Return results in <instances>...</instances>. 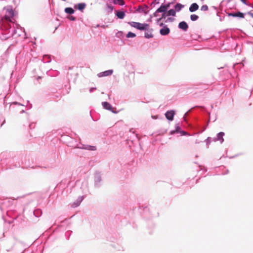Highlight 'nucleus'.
Segmentation results:
<instances>
[{
  "label": "nucleus",
  "instance_id": "18",
  "mask_svg": "<svg viewBox=\"0 0 253 253\" xmlns=\"http://www.w3.org/2000/svg\"><path fill=\"white\" fill-rule=\"evenodd\" d=\"M128 24L132 27L135 28L137 29L138 22H128Z\"/></svg>",
  "mask_w": 253,
  "mask_h": 253
},
{
  "label": "nucleus",
  "instance_id": "20",
  "mask_svg": "<svg viewBox=\"0 0 253 253\" xmlns=\"http://www.w3.org/2000/svg\"><path fill=\"white\" fill-rule=\"evenodd\" d=\"M162 13L163 14H162L161 17L157 20L158 22H159L162 19H165L167 17L169 16L167 11Z\"/></svg>",
  "mask_w": 253,
  "mask_h": 253
},
{
  "label": "nucleus",
  "instance_id": "12",
  "mask_svg": "<svg viewBox=\"0 0 253 253\" xmlns=\"http://www.w3.org/2000/svg\"><path fill=\"white\" fill-rule=\"evenodd\" d=\"M167 10L165 5H162L158 9H157V12H166Z\"/></svg>",
  "mask_w": 253,
  "mask_h": 253
},
{
  "label": "nucleus",
  "instance_id": "17",
  "mask_svg": "<svg viewBox=\"0 0 253 253\" xmlns=\"http://www.w3.org/2000/svg\"><path fill=\"white\" fill-rule=\"evenodd\" d=\"M138 11L140 12H143L145 14L148 13L147 8L146 7H139L138 9Z\"/></svg>",
  "mask_w": 253,
  "mask_h": 253
},
{
  "label": "nucleus",
  "instance_id": "30",
  "mask_svg": "<svg viewBox=\"0 0 253 253\" xmlns=\"http://www.w3.org/2000/svg\"><path fill=\"white\" fill-rule=\"evenodd\" d=\"M158 13V12H157V10H156V12L154 13V16L155 17H157V15H157V13Z\"/></svg>",
  "mask_w": 253,
  "mask_h": 253
},
{
  "label": "nucleus",
  "instance_id": "1",
  "mask_svg": "<svg viewBox=\"0 0 253 253\" xmlns=\"http://www.w3.org/2000/svg\"><path fill=\"white\" fill-rule=\"evenodd\" d=\"M144 30L145 31L144 33V37L145 38L150 39L153 38V29L152 28H150V27H148L147 29H145Z\"/></svg>",
  "mask_w": 253,
  "mask_h": 253
},
{
  "label": "nucleus",
  "instance_id": "10",
  "mask_svg": "<svg viewBox=\"0 0 253 253\" xmlns=\"http://www.w3.org/2000/svg\"><path fill=\"white\" fill-rule=\"evenodd\" d=\"M102 105L104 107V108H105L106 109L111 110L112 109L111 105L109 103H108L107 102H103Z\"/></svg>",
  "mask_w": 253,
  "mask_h": 253
},
{
  "label": "nucleus",
  "instance_id": "15",
  "mask_svg": "<svg viewBox=\"0 0 253 253\" xmlns=\"http://www.w3.org/2000/svg\"><path fill=\"white\" fill-rule=\"evenodd\" d=\"M168 14L169 16H175V15H176V11H175L174 9H171L170 10H169L168 12Z\"/></svg>",
  "mask_w": 253,
  "mask_h": 253
},
{
  "label": "nucleus",
  "instance_id": "5",
  "mask_svg": "<svg viewBox=\"0 0 253 253\" xmlns=\"http://www.w3.org/2000/svg\"><path fill=\"white\" fill-rule=\"evenodd\" d=\"M113 73V70H107L103 72H101L98 74V76L99 77H102L105 76H110Z\"/></svg>",
  "mask_w": 253,
  "mask_h": 253
},
{
  "label": "nucleus",
  "instance_id": "8",
  "mask_svg": "<svg viewBox=\"0 0 253 253\" xmlns=\"http://www.w3.org/2000/svg\"><path fill=\"white\" fill-rule=\"evenodd\" d=\"M199 5L196 3H192L189 7V11L191 12H194L198 10Z\"/></svg>",
  "mask_w": 253,
  "mask_h": 253
},
{
  "label": "nucleus",
  "instance_id": "9",
  "mask_svg": "<svg viewBox=\"0 0 253 253\" xmlns=\"http://www.w3.org/2000/svg\"><path fill=\"white\" fill-rule=\"evenodd\" d=\"M184 7V5H183L181 3H177L174 6V10L175 11L179 12Z\"/></svg>",
  "mask_w": 253,
  "mask_h": 253
},
{
  "label": "nucleus",
  "instance_id": "33",
  "mask_svg": "<svg viewBox=\"0 0 253 253\" xmlns=\"http://www.w3.org/2000/svg\"><path fill=\"white\" fill-rule=\"evenodd\" d=\"M179 128H180V127H179L178 126H177V127H176V130H175V131H178V129H179Z\"/></svg>",
  "mask_w": 253,
  "mask_h": 253
},
{
  "label": "nucleus",
  "instance_id": "22",
  "mask_svg": "<svg viewBox=\"0 0 253 253\" xmlns=\"http://www.w3.org/2000/svg\"><path fill=\"white\" fill-rule=\"evenodd\" d=\"M135 37H136V35L134 33H133L131 32H129L126 35V37L128 38H134Z\"/></svg>",
  "mask_w": 253,
  "mask_h": 253
},
{
  "label": "nucleus",
  "instance_id": "21",
  "mask_svg": "<svg viewBox=\"0 0 253 253\" xmlns=\"http://www.w3.org/2000/svg\"><path fill=\"white\" fill-rule=\"evenodd\" d=\"M199 17L196 14H192L190 16V19L192 21H196L198 19Z\"/></svg>",
  "mask_w": 253,
  "mask_h": 253
},
{
  "label": "nucleus",
  "instance_id": "13",
  "mask_svg": "<svg viewBox=\"0 0 253 253\" xmlns=\"http://www.w3.org/2000/svg\"><path fill=\"white\" fill-rule=\"evenodd\" d=\"M224 135V133L223 132H219L217 134V138L216 140H219L221 142H222L223 141V136Z\"/></svg>",
  "mask_w": 253,
  "mask_h": 253
},
{
  "label": "nucleus",
  "instance_id": "23",
  "mask_svg": "<svg viewBox=\"0 0 253 253\" xmlns=\"http://www.w3.org/2000/svg\"><path fill=\"white\" fill-rule=\"evenodd\" d=\"M3 19H4L7 21L12 22L11 18L10 17H9V15H6V14L3 17V18H2V20Z\"/></svg>",
  "mask_w": 253,
  "mask_h": 253
},
{
  "label": "nucleus",
  "instance_id": "26",
  "mask_svg": "<svg viewBox=\"0 0 253 253\" xmlns=\"http://www.w3.org/2000/svg\"><path fill=\"white\" fill-rule=\"evenodd\" d=\"M68 18L71 20V21H74L75 20L76 18L75 17L73 16H70L68 17Z\"/></svg>",
  "mask_w": 253,
  "mask_h": 253
},
{
  "label": "nucleus",
  "instance_id": "32",
  "mask_svg": "<svg viewBox=\"0 0 253 253\" xmlns=\"http://www.w3.org/2000/svg\"><path fill=\"white\" fill-rule=\"evenodd\" d=\"M108 8H109L110 9L112 10L113 9V7L112 6H110V5H108Z\"/></svg>",
  "mask_w": 253,
  "mask_h": 253
},
{
  "label": "nucleus",
  "instance_id": "19",
  "mask_svg": "<svg viewBox=\"0 0 253 253\" xmlns=\"http://www.w3.org/2000/svg\"><path fill=\"white\" fill-rule=\"evenodd\" d=\"M85 4L84 3H79L77 5V7H78V9H79L80 10H83L85 8Z\"/></svg>",
  "mask_w": 253,
  "mask_h": 253
},
{
  "label": "nucleus",
  "instance_id": "28",
  "mask_svg": "<svg viewBox=\"0 0 253 253\" xmlns=\"http://www.w3.org/2000/svg\"><path fill=\"white\" fill-rule=\"evenodd\" d=\"M248 14H249L253 18V13L251 12H248Z\"/></svg>",
  "mask_w": 253,
  "mask_h": 253
},
{
  "label": "nucleus",
  "instance_id": "35",
  "mask_svg": "<svg viewBox=\"0 0 253 253\" xmlns=\"http://www.w3.org/2000/svg\"><path fill=\"white\" fill-rule=\"evenodd\" d=\"M163 25H164V23H161L160 24V26H163Z\"/></svg>",
  "mask_w": 253,
  "mask_h": 253
},
{
  "label": "nucleus",
  "instance_id": "14",
  "mask_svg": "<svg viewBox=\"0 0 253 253\" xmlns=\"http://www.w3.org/2000/svg\"><path fill=\"white\" fill-rule=\"evenodd\" d=\"M6 14L9 15L12 18L14 16V12L12 9H8L6 10Z\"/></svg>",
  "mask_w": 253,
  "mask_h": 253
},
{
  "label": "nucleus",
  "instance_id": "29",
  "mask_svg": "<svg viewBox=\"0 0 253 253\" xmlns=\"http://www.w3.org/2000/svg\"><path fill=\"white\" fill-rule=\"evenodd\" d=\"M91 147L90 150H95L96 149L95 147L94 146H90Z\"/></svg>",
  "mask_w": 253,
  "mask_h": 253
},
{
  "label": "nucleus",
  "instance_id": "2",
  "mask_svg": "<svg viewBox=\"0 0 253 253\" xmlns=\"http://www.w3.org/2000/svg\"><path fill=\"white\" fill-rule=\"evenodd\" d=\"M175 114V112L173 110L168 111L166 114L165 116L166 118L169 120L172 121L173 119V117Z\"/></svg>",
  "mask_w": 253,
  "mask_h": 253
},
{
  "label": "nucleus",
  "instance_id": "11",
  "mask_svg": "<svg viewBox=\"0 0 253 253\" xmlns=\"http://www.w3.org/2000/svg\"><path fill=\"white\" fill-rule=\"evenodd\" d=\"M116 15L119 18L123 19L125 16V13L123 11H117Z\"/></svg>",
  "mask_w": 253,
  "mask_h": 253
},
{
  "label": "nucleus",
  "instance_id": "27",
  "mask_svg": "<svg viewBox=\"0 0 253 253\" xmlns=\"http://www.w3.org/2000/svg\"><path fill=\"white\" fill-rule=\"evenodd\" d=\"M165 5V7H166V9L167 10L169 8V7L170 4L168 3Z\"/></svg>",
  "mask_w": 253,
  "mask_h": 253
},
{
  "label": "nucleus",
  "instance_id": "3",
  "mask_svg": "<svg viewBox=\"0 0 253 253\" xmlns=\"http://www.w3.org/2000/svg\"><path fill=\"white\" fill-rule=\"evenodd\" d=\"M169 33H170V29L167 26H164L160 30V33L162 36L168 35Z\"/></svg>",
  "mask_w": 253,
  "mask_h": 253
},
{
  "label": "nucleus",
  "instance_id": "7",
  "mask_svg": "<svg viewBox=\"0 0 253 253\" xmlns=\"http://www.w3.org/2000/svg\"><path fill=\"white\" fill-rule=\"evenodd\" d=\"M228 15L232 17H238L240 18H244V14L241 12H237L236 13H230L228 14Z\"/></svg>",
  "mask_w": 253,
  "mask_h": 253
},
{
  "label": "nucleus",
  "instance_id": "31",
  "mask_svg": "<svg viewBox=\"0 0 253 253\" xmlns=\"http://www.w3.org/2000/svg\"><path fill=\"white\" fill-rule=\"evenodd\" d=\"M175 130H172L171 131H170V134H173L175 133Z\"/></svg>",
  "mask_w": 253,
  "mask_h": 253
},
{
  "label": "nucleus",
  "instance_id": "4",
  "mask_svg": "<svg viewBox=\"0 0 253 253\" xmlns=\"http://www.w3.org/2000/svg\"><path fill=\"white\" fill-rule=\"evenodd\" d=\"M178 28L184 31H186L188 28V25L185 21H182L179 23Z\"/></svg>",
  "mask_w": 253,
  "mask_h": 253
},
{
  "label": "nucleus",
  "instance_id": "24",
  "mask_svg": "<svg viewBox=\"0 0 253 253\" xmlns=\"http://www.w3.org/2000/svg\"><path fill=\"white\" fill-rule=\"evenodd\" d=\"M208 6L207 5H204L201 6V10L202 11H207L208 10Z\"/></svg>",
  "mask_w": 253,
  "mask_h": 253
},
{
  "label": "nucleus",
  "instance_id": "6",
  "mask_svg": "<svg viewBox=\"0 0 253 253\" xmlns=\"http://www.w3.org/2000/svg\"><path fill=\"white\" fill-rule=\"evenodd\" d=\"M137 29L139 30H144L147 29L148 27H150L149 24L147 23H140L138 22Z\"/></svg>",
  "mask_w": 253,
  "mask_h": 253
},
{
  "label": "nucleus",
  "instance_id": "16",
  "mask_svg": "<svg viewBox=\"0 0 253 253\" xmlns=\"http://www.w3.org/2000/svg\"><path fill=\"white\" fill-rule=\"evenodd\" d=\"M65 11L68 14H73L74 12V10L71 7H67L65 9Z\"/></svg>",
  "mask_w": 253,
  "mask_h": 253
},
{
  "label": "nucleus",
  "instance_id": "25",
  "mask_svg": "<svg viewBox=\"0 0 253 253\" xmlns=\"http://www.w3.org/2000/svg\"><path fill=\"white\" fill-rule=\"evenodd\" d=\"M118 2V4L120 5H123L125 4V1L124 0H117Z\"/></svg>",
  "mask_w": 253,
  "mask_h": 253
},
{
  "label": "nucleus",
  "instance_id": "34",
  "mask_svg": "<svg viewBox=\"0 0 253 253\" xmlns=\"http://www.w3.org/2000/svg\"><path fill=\"white\" fill-rule=\"evenodd\" d=\"M241 0L243 3H244L246 4V0Z\"/></svg>",
  "mask_w": 253,
  "mask_h": 253
},
{
  "label": "nucleus",
  "instance_id": "36",
  "mask_svg": "<svg viewBox=\"0 0 253 253\" xmlns=\"http://www.w3.org/2000/svg\"><path fill=\"white\" fill-rule=\"evenodd\" d=\"M171 19L170 18H168V20H170Z\"/></svg>",
  "mask_w": 253,
  "mask_h": 253
}]
</instances>
